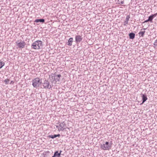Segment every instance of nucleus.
Here are the masks:
<instances>
[{
    "label": "nucleus",
    "mask_w": 157,
    "mask_h": 157,
    "mask_svg": "<svg viewBox=\"0 0 157 157\" xmlns=\"http://www.w3.org/2000/svg\"><path fill=\"white\" fill-rule=\"evenodd\" d=\"M61 77V75L60 74L56 75V73L52 74L51 78H50V80L52 85L56 83L59 84L60 81Z\"/></svg>",
    "instance_id": "nucleus-1"
},
{
    "label": "nucleus",
    "mask_w": 157,
    "mask_h": 157,
    "mask_svg": "<svg viewBox=\"0 0 157 157\" xmlns=\"http://www.w3.org/2000/svg\"><path fill=\"white\" fill-rule=\"evenodd\" d=\"M43 45V42L40 40H37L33 42L31 46L32 49L39 50L41 49Z\"/></svg>",
    "instance_id": "nucleus-2"
},
{
    "label": "nucleus",
    "mask_w": 157,
    "mask_h": 157,
    "mask_svg": "<svg viewBox=\"0 0 157 157\" xmlns=\"http://www.w3.org/2000/svg\"><path fill=\"white\" fill-rule=\"evenodd\" d=\"M112 147L111 143H109L108 142H106L105 144H101L100 146L101 148L104 150H109Z\"/></svg>",
    "instance_id": "nucleus-3"
},
{
    "label": "nucleus",
    "mask_w": 157,
    "mask_h": 157,
    "mask_svg": "<svg viewBox=\"0 0 157 157\" xmlns=\"http://www.w3.org/2000/svg\"><path fill=\"white\" fill-rule=\"evenodd\" d=\"M41 84V82L39 78H36L33 80L32 85L35 88H37Z\"/></svg>",
    "instance_id": "nucleus-4"
},
{
    "label": "nucleus",
    "mask_w": 157,
    "mask_h": 157,
    "mask_svg": "<svg viewBox=\"0 0 157 157\" xmlns=\"http://www.w3.org/2000/svg\"><path fill=\"white\" fill-rule=\"evenodd\" d=\"M59 125H57L56 127L58 128L59 131H63L66 128V124H65L64 121L62 122H59Z\"/></svg>",
    "instance_id": "nucleus-5"
},
{
    "label": "nucleus",
    "mask_w": 157,
    "mask_h": 157,
    "mask_svg": "<svg viewBox=\"0 0 157 157\" xmlns=\"http://www.w3.org/2000/svg\"><path fill=\"white\" fill-rule=\"evenodd\" d=\"M17 47L20 48H24L26 45V43L24 41L22 40H18L16 42Z\"/></svg>",
    "instance_id": "nucleus-6"
},
{
    "label": "nucleus",
    "mask_w": 157,
    "mask_h": 157,
    "mask_svg": "<svg viewBox=\"0 0 157 157\" xmlns=\"http://www.w3.org/2000/svg\"><path fill=\"white\" fill-rule=\"evenodd\" d=\"M42 86L44 88L46 89H50L52 88V86L49 82L46 80L45 81L42 83Z\"/></svg>",
    "instance_id": "nucleus-7"
},
{
    "label": "nucleus",
    "mask_w": 157,
    "mask_h": 157,
    "mask_svg": "<svg viewBox=\"0 0 157 157\" xmlns=\"http://www.w3.org/2000/svg\"><path fill=\"white\" fill-rule=\"evenodd\" d=\"M82 37L81 36L76 35L75 37V41L76 43H80L82 40Z\"/></svg>",
    "instance_id": "nucleus-8"
},
{
    "label": "nucleus",
    "mask_w": 157,
    "mask_h": 157,
    "mask_svg": "<svg viewBox=\"0 0 157 157\" xmlns=\"http://www.w3.org/2000/svg\"><path fill=\"white\" fill-rule=\"evenodd\" d=\"M146 29L144 28L143 29H141V31L139 32L138 34L139 35V36H140L143 37L144 35V33H145V30Z\"/></svg>",
    "instance_id": "nucleus-9"
},
{
    "label": "nucleus",
    "mask_w": 157,
    "mask_h": 157,
    "mask_svg": "<svg viewBox=\"0 0 157 157\" xmlns=\"http://www.w3.org/2000/svg\"><path fill=\"white\" fill-rule=\"evenodd\" d=\"M62 151H60V152L59 153L58 151H55L54 153V155L52 156V157H59L61 155V152Z\"/></svg>",
    "instance_id": "nucleus-10"
},
{
    "label": "nucleus",
    "mask_w": 157,
    "mask_h": 157,
    "mask_svg": "<svg viewBox=\"0 0 157 157\" xmlns=\"http://www.w3.org/2000/svg\"><path fill=\"white\" fill-rule=\"evenodd\" d=\"M142 104L144 103L147 99V95L145 94H142Z\"/></svg>",
    "instance_id": "nucleus-11"
},
{
    "label": "nucleus",
    "mask_w": 157,
    "mask_h": 157,
    "mask_svg": "<svg viewBox=\"0 0 157 157\" xmlns=\"http://www.w3.org/2000/svg\"><path fill=\"white\" fill-rule=\"evenodd\" d=\"M130 18V17L129 15H127L126 17L125 21H124V25H127L128 24V21L129 20V19Z\"/></svg>",
    "instance_id": "nucleus-12"
},
{
    "label": "nucleus",
    "mask_w": 157,
    "mask_h": 157,
    "mask_svg": "<svg viewBox=\"0 0 157 157\" xmlns=\"http://www.w3.org/2000/svg\"><path fill=\"white\" fill-rule=\"evenodd\" d=\"M73 38L72 37L70 38L68 41L67 45L71 46L72 45V43L73 42Z\"/></svg>",
    "instance_id": "nucleus-13"
},
{
    "label": "nucleus",
    "mask_w": 157,
    "mask_h": 157,
    "mask_svg": "<svg viewBox=\"0 0 157 157\" xmlns=\"http://www.w3.org/2000/svg\"><path fill=\"white\" fill-rule=\"evenodd\" d=\"M34 22L36 23L40 22L44 23V19H36L34 21Z\"/></svg>",
    "instance_id": "nucleus-14"
},
{
    "label": "nucleus",
    "mask_w": 157,
    "mask_h": 157,
    "mask_svg": "<svg viewBox=\"0 0 157 157\" xmlns=\"http://www.w3.org/2000/svg\"><path fill=\"white\" fill-rule=\"evenodd\" d=\"M129 38L133 39L135 38V34L133 33H131L129 34Z\"/></svg>",
    "instance_id": "nucleus-15"
},
{
    "label": "nucleus",
    "mask_w": 157,
    "mask_h": 157,
    "mask_svg": "<svg viewBox=\"0 0 157 157\" xmlns=\"http://www.w3.org/2000/svg\"><path fill=\"white\" fill-rule=\"evenodd\" d=\"M5 65L4 62L0 60V69L2 67Z\"/></svg>",
    "instance_id": "nucleus-16"
},
{
    "label": "nucleus",
    "mask_w": 157,
    "mask_h": 157,
    "mask_svg": "<svg viewBox=\"0 0 157 157\" xmlns=\"http://www.w3.org/2000/svg\"><path fill=\"white\" fill-rule=\"evenodd\" d=\"M48 137L49 138H51L52 139H54L56 137V134H55L54 135H50L48 136Z\"/></svg>",
    "instance_id": "nucleus-17"
},
{
    "label": "nucleus",
    "mask_w": 157,
    "mask_h": 157,
    "mask_svg": "<svg viewBox=\"0 0 157 157\" xmlns=\"http://www.w3.org/2000/svg\"><path fill=\"white\" fill-rule=\"evenodd\" d=\"M153 19V18L152 17L151 15L149 17L148 20H149V21H151Z\"/></svg>",
    "instance_id": "nucleus-18"
},
{
    "label": "nucleus",
    "mask_w": 157,
    "mask_h": 157,
    "mask_svg": "<svg viewBox=\"0 0 157 157\" xmlns=\"http://www.w3.org/2000/svg\"><path fill=\"white\" fill-rule=\"evenodd\" d=\"M154 45L155 46V47L157 48V39L155 40L154 44Z\"/></svg>",
    "instance_id": "nucleus-19"
},
{
    "label": "nucleus",
    "mask_w": 157,
    "mask_h": 157,
    "mask_svg": "<svg viewBox=\"0 0 157 157\" xmlns=\"http://www.w3.org/2000/svg\"><path fill=\"white\" fill-rule=\"evenodd\" d=\"M4 81L6 82V84H7L9 83V80L7 79H6Z\"/></svg>",
    "instance_id": "nucleus-20"
},
{
    "label": "nucleus",
    "mask_w": 157,
    "mask_h": 157,
    "mask_svg": "<svg viewBox=\"0 0 157 157\" xmlns=\"http://www.w3.org/2000/svg\"><path fill=\"white\" fill-rule=\"evenodd\" d=\"M157 15V13H155L154 14H152V15H151V16L153 18H154V17H156Z\"/></svg>",
    "instance_id": "nucleus-21"
},
{
    "label": "nucleus",
    "mask_w": 157,
    "mask_h": 157,
    "mask_svg": "<svg viewBox=\"0 0 157 157\" xmlns=\"http://www.w3.org/2000/svg\"><path fill=\"white\" fill-rule=\"evenodd\" d=\"M148 21H149V20H148V19L146 21H145L144 22V23H145V22H147Z\"/></svg>",
    "instance_id": "nucleus-22"
},
{
    "label": "nucleus",
    "mask_w": 157,
    "mask_h": 157,
    "mask_svg": "<svg viewBox=\"0 0 157 157\" xmlns=\"http://www.w3.org/2000/svg\"><path fill=\"white\" fill-rule=\"evenodd\" d=\"M56 137H59L60 136V135L59 134H58L57 135H56Z\"/></svg>",
    "instance_id": "nucleus-23"
},
{
    "label": "nucleus",
    "mask_w": 157,
    "mask_h": 157,
    "mask_svg": "<svg viewBox=\"0 0 157 157\" xmlns=\"http://www.w3.org/2000/svg\"><path fill=\"white\" fill-rule=\"evenodd\" d=\"M124 1H122L121 2V4H123L124 3Z\"/></svg>",
    "instance_id": "nucleus-24"
},
{
    "label": "nucleus",
    "mask_w": 157,
    "mask_h": 157,
    "mask_svg": "<svg viewBox=\"0 0 157 157\" xmlns=\"http://www.w3.org/2000/svg\"><path fill=\"white\" fill-rule=\"evenodd\" d=\"M14 82L13 81H12L10 83V84H11V83H13Z\"/></svg>",
    "instance_id": "nucleus-25"
}]
</instances>
